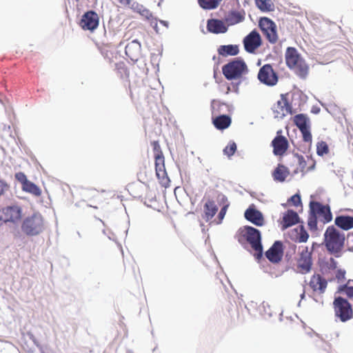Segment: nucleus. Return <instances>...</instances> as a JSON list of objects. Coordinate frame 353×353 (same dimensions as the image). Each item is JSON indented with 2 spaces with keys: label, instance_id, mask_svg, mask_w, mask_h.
<instances>
[{
  "label": "nucleus",
  "instance_id": "obj_44",
  "mask_svg": "<svg viewBox=\"0 0 353 353\" xmlns=\"http://www.w3.org/2000/svg\"><path fill=\"white\" fill-rule=\"evenodd\" d=\"M117 69L120 73H124L127 77H129V72L123 63L117 64Z\"/></svg>",
  "mask_w": 353,
  "mask_h": 353
},
{
  "label": "nucleus",
  "instance_id": "obj_17",
  "mask_svg": "<svg viewBox=\"0 0 353 353\" xmlns=\"http://www.w3.org/2000/svg\"><path fill=\"white\" fill-rule=\"evenodd\" d=\"M310 207L312 213L322 217L324 223L330 222L332 220V214L329 206L323 205L317 201H311Z\"/></svg>",
  "mask_w": 353,
  "mask_h": 353
},
{
  "label": "nucleus",
  "instance_id": "obj_16",
  "mask_svg": "<svg viewBox=\"0 0 353 353\" xmlns=\"http://www.w3.org/2000/svg\"><path fill=\"white\" fill-rule=\"evenodd\" d=\"M243 44L248 52H254L261 45V37L259 33L256 30L252 31L245 37Z\"/></svg>",
  "mask_w": 353,
  "mask_h": 353
},
{
  "label": "nucleus",
  "instance_id": "obj_20",
  "mask_svg": "<svg viewBox=\"0 0 353 353\" xmlns=\"http://www.w3.org/2000/svg\"><path fill=\"white\" fill-rule=\"evenodd\" d=\"M141 52V45L137 39L128 43L125 48V54L132 61H137L138 59Z\"/></svg>",
  "mask_w": 353,
  "mask_h": 353
},
{
  "label": "nucleus",
  "instance_id": "obj_31",
  "mask_svg": "<svg viewBox=\"0 0 353 353\" xmlns=\"http://www.w3.org/2000/svg\"><path fill=\"white\" fill-rule=\"evenodd\" d=\"M339 293L345 294L348 298H353V280L349 279L345 284L338 288Z\"/></svg>",
  "mask_w": 353,
  "mask_h": 353
},
{
  "label": "nucleus",
  "instance_id": "obj_9",
  "mask_svg": "<svg viewBox=\"0 0 353 353\" xmlns=\"http://www.w3.org/2000/svg\"><path fill=\"white\" fill-rule=\"evenodd\" d=\"M294 123L301 132L303 141L311 143L312 136L310 132L309 119L307 116L303 114H296L294 117Z\"/></svg>",
  "mask_w": 353,
  "mask_h": 353
},
{
  "label": "nucleus",
  "instance_id": "obj_24",
  "mask_svg": "<svg viewBox=\"0 0 353 353\" xmlns=\"http://www.w3.org/2000/svg\"><path fill=\"white\" fill-rule=\"evenodd\" d=\"M335 225L343 230L353 228V216L348 215L337 216L334 219Z\"/></svg>",
  "mask_w": 353,
  "mask_h": 353
},
{
  "label": "nucleus",
  "instance_id": "obj_19",
  "mask_svg": "<svg viewBox=\"0 0 353 353\" xmlns=\"http://www.w3.org/2000/svg\"><path fill=\"white\" fill-rule=\"evenodd\" d=\"M308 285L314 292L321 294L325 292L327 281L319 274H314L310 278Z\"/></svg>",
  "mask_w": 353,
  "mask_h": 353
},
{
  "label": "nucleus",
  "instance_id": "obj_3",
  "mask_svg": "<svg viewBox=\"0 0 353 353\" xmlns=\"http://www.w3.org/2000/svg\"><path fill=\"white\" fill-rule=\"evenodd\" d=\"M287 66L294 71L301 79H305L309 73V66L304 59L294 47H288L285 52Z\"/></svg>",
  "mask_w": 353,
  "mask_h": 353
},
{
  "label": "nucleus",
  "instance_id": "obj_5",
  "mask_svg": "<svg viewBox=\"0 0 353 353\" xmlns=\"http://www.w3.org/2000/svg\"><path fill=\"white\" fill-rule=\"evenodd\" d=\"M312 248L310 250L307 246L299 248L296 257V268L299 272L307 274L312 270Z\"/></svg>",
  "mask_w": 353,
  "mask_h": 353
},
{
  "label": "nucleus",
  "instance_id": "obj_2",
  "mask_svg": "<svg viewBox=\"0 0 353 353\" xmlns=\"http://www.w3.org/2000/svg\"><path fill=\"white\" fill-rule=\"evenodd\" d=\"M345 234L341 232L334 226L327 228L324 233L323 244L327 252L335 256H340L345 244Z\"/></svg>",
  "mask_w": 353,
  "mask_h": 353
},
{
  "label": "nucleus",
  "instance_id": "obj_10",
  "mask_svg": "<svg viewBox=\"0 0 353 353\" xmlns=\"http://www.w3.org/2000/svg\"><path fill=\"white\" fill-rule=\"evenodd\" d=\"M155 170L157 176L162 186H169L170 179L165 168V158L163 154L154 155Z\"/></svg>",
  "mask_w": 353,
  "mask_h": 353
},
{
  "label": "nucleus",
  "instance_id": "obj_37",
  "mask_svg": "<svg viewBox=\"0 0 353 353\" xmlns=\"http://www.w3.org/2000/svg\"><path fill=\"white\" fill-rule=\"evenodd\" d=\"M227 20L229 21L231 24H236L242 21L243 17L238 12H232L229 14Z\"/></svg>",
  "mask_w": 353,
  "mask_h": 353
},
{
  "label": "nucleus",
  "instance_id": "obj_35",
  "mask_svg": "<svg viewBox=\"0 0 353 353\" xmlns=\"http://www.w3.org/2000/svg\"><path fill=\"white\" fill-rule=\"evenodd\" d=\"M316 153L319 156L323 157L329 153V148L325 141H320L316 144Z\"/></svg>",
  "mask_w": 353,
  "mask_h": 353
},
{
  "label": "nucleus",
  "instance_id": "obj_4",
  "mask_svg": "<svg viewBox=\"0 0 353 353\" xmlns=\"http://www.w3.org/2000/svg\"><path fill=\"white\" fill-rule=\"evenodd\" d=\"M238 241L241 244L248 243L255 251L254 256L257 259L262 257L263 246L261 233L259 230L251 226H245L239 231Z\"/></svg>",
  "mask_w": 353,
  "mask_h": 353
},
{
  "label": "nucleus",
  "instance_id": "obj_46",
  "mask_svg": "<svg viewBox=\"0 0 353 353\" xmlns=\"http://www.w3.org/2000/svg\"><path fill=\"white\" fill-rule=\"evenodd\" d=\"M228 205H225L220 210L219 213V215H218V218L220 221V222L223 219L225 214H226V212H227V210H228Z\"/></svg>",
  "mask_w": 353,
  "mask_h": 353
},
{
  "label": "nucleus",
  "instance_id": "obj_45",
  "mask_svg": "<svg viewBox=\"0 0 353 353\" xmlns=\"http://www.w3.org/2000/svg\"><path fill=\"white\" fill-rule=\"evenodd\" d=\"M288 201H291L293 203V205L295 206H298L300 204H301V196L298 194H296L293 195L292 196H291V198L290 199V200Z\"/></svg>",
  "mask_w": 353,
  "mask_h": 353
},
{
  "label": "nucleus",
  "instance_id": "obj_23",
  "mask_svg": "<svg viewBox=\"0 0 353 353\" xmlns=\"http://www.w3.org/2000/svg\"><path fill=\"white\" fill-rule=\"evenodd\" d=\"M137 12L150 23V26L154 29L157 33L159 32V30L158 28V21L148 9L141 6L137 9Z\"/></svg>",
  "mask_w": 353,
  "mask_h": 353
},
{
  "label": "nucleus",
  "instance_id": "obj_41",
  "mask_svg": "<svg viewBox=\"0 0 353 353\" xmlns=\"http://www.w3.org/2000/svg\"><path fill=\"white\" fill-rule=\"evenodd\" d=\"M15 179L21 183L22 186L28 181L26 174L21 172L15 174Z\"/></svg>",
  "mask_w": 353,
  "mask_h": 353
},
{
  "label": "nucleus",
  "instance_id": "obj_34",
  "mask_svg": "<svg viewBox=\"0 0 353 353\" xmlns=\"http://www.w3.org/2000/svg\"><path fill=\"white\" fill-rule=\"evenodd\" d=\"M222 0H199L200 6L205 10H212L217 8Z\"/></svg>",
  "mask_w": 353,
  "mask_h": 353
},
{
  "label": "nucleus",
  "instance_id": "obj_21",
  "mask_svg": "<svg viewBox=\"0 0 353 353\" xmlns=\"http://www.w3.org/2000/svg\"><path fill=\"white\" fill-rule=\"evenodd\" d=\"M245 218L257 226L264 224V219L262 213L254 208H249L244 214Z\"/></svg>",
  "mask_w": 353,
  "mask_h": 353
},
{
  "label": "nucleus",
  "instance_id": "obj_26",
  "mask_svg": "<svg viewBox=\"0 0 353 353\" xmlns=\"http://www.w3.org/2000/svg\"><path fill=\"white\" fill-rule=\"evenodd\" d=\"M203 219L206 221H208L216 214L218 211V208L214 201L208 200L203 206Z\"/></svg>",
  "mask_w": 353,
  "mask_h": 353
},
{
  "label": "nucleus",
  "instance_id": "obj_12",
  "mask_svg": "<svg viewBox=\"0 0 353 353\" xmlns=\"http://www.w3.org/2000/svg\"><path fill=\"white\" fill-rule=\"evenodd\" d=\"M288 94L281 95V100H279L273 107L274 117L276 119H283L288 114H292V106L289 103Z\"/></svg>",
  "mask_w": 353,
  "mask_h": 353
},
{
  "label": "nucleus",
  "instance_id": "obj_47",
  "mask_svg": "<svg viewBox=\"0 0 353 353\" xmlns=\"http://www.w3.org/2000/svg\"><path fill=\"white\" fill-rule=\"evenodd\" d=\"M308 226L311 230L316 228V218L314 216L310 219Z\"/></svg>",
  "mask_w": 353,
  "mask_h": 353
},
{
  "label": "nucleus",
  "instance_id": "obj_6",
  "mask_svg": "<svg viewBox=\"0 0 353 353\" xmlns=\"http://www.w3.org/2000/svg\"><path fill=\"white\" fill-rule=\"evenodd\" d=\"M21 229L28 236L38 235L44 229L43 217L38 214L27 217L22 223Z\"/></svg>",
  "mask_w": 353,
  "mask_h": 353
},
{
  "label": "nucleus",
  "instance_id": "obj_28",
  "mask_svg": "<svg viewBox=\"0 0 353 353\" xmlns=\"http://www.w3.org/2000/svg\"><path fill=\"white\" fill-rule=\"evenodd\" d=\"M239 49L237 45L221 46L218 49L219 54L223 57L236 56L239 54Z\"/></svg>",
  "mask_w": 353,
  "mask_h": 353
},
{
  "label": "nucleus",
  "instance_id": "obj_29",
  "mask_svg": "<svg viewBox=\"0 0 353 353\" xmlns=\"http://www.w3.org/2000/svg\"><path fill=\"white\" fill-rule=\"evenodd\" d=\"M296 157L298 160L299 167L294 170V172L295 174H297L299 172L304 174L314 168L315 163L313 161L311 160V165L309 167H307V162L302 155H297Z\"/></svg>",
  "mask_w": 353,
  "mask_h": 353
},
{
  "label": "nucleus",
  "instance_id": "obj_36",
  "mask_svg": "<svg viewBox=\"0 0 353 353\" xmlns=\"http://www.w3.org/2000/svg\"><path fill=\"white\" fill-rule=\"evenodd\" d=\"M296 231L298 233L297 240L299 242H306L307 241L309 234L303 225L297 227V228H296Z\"/></svg>",
  "mask_w": 353,
  "mask_h": 353
},
{
  "label": "nucleus",
  "instance_id": "obj_18",
  "mask_svg": "<svg viewBox=\"0 0 353 353\" xmlns=\"http://www.w3.org/2000/svg\"><path fill=\"white\" fill-rule=\"evenodd\" d=\"M283 243L281 241H275L271 248L266 251L265 256L273 263H279L283 257Z\"/></svg>",
  "mask_w": 353,
  "mask_h": 353
},
{
  "label": "nucleus",
  "instance_id": "obj_33",
  "mask_svg": "<svg viewBox=\"0 0 353 353\" xmlns=\"http://www.w3.org/2000/svg\"><path fill=\"white\" fill-rule=\"evenodd\" d=\"M256 6L263 12H269L274 10V4L271 0H255Z\"/></svg>",
  "mask_w": 353,
  "mask_h": 353
},
{
  "label": "nucleus",
  "instance_id": "obj_25",
  "mask_svg": "<svg viewBox=\"0 0 353 353\" xmlns=\"http://www.w3.org/2000/svg\"><path fill=\"white\" fill-rule=\"evenodd\" d=\"M299 216L296 212L293 210H289L283 215L282 220V229L285 230L286 228L295 225L299 222Z\"/></svg>",
  "mask_w": 353,
  "mask_h": 353
},
{
  "label": "nucleus",
  "instance_id": "obj_42",
  "mask_svg": "<svg viewBox=\"0 0 353 353\" xmlns=\"http://www.w3.org/2000/svg\"><path fill=\"white\" fill-rule=\"evenodd\" d=\"M347 248L349 251L353 252V232L347 236Z\"/></svg>",
  "mask_w": 353,
  "mask_h": 353
},
{
  "label": "nucleus",
  "instance_id": "obj_14",
  "mask_svg": "<svg viewBox=\"0 0 353 353\" xmlns=\"http://www.w3.org/2000/svg\"><path fill=\"white\" fill-rule=\"evenodd\" d=\"M281 134L282 130H278L276 137L271 143V145L273 148V153L276 156H283L289 148L287 138Z\"/></svg>",
  "mask_w": 353,
  "mask_h": 353
},
{
  "label": "nucleus",
  "instance_id": "obj_43",
  "mask_svg": "<svg viewBox=\"0 0 353 353\" xmlns=\"http://www.w3.org/2000/svg\"><path fill=\"white\" fill-rule=\"evenodd\" d=\"M151 144L153 147L154 155L163 154L158 141H154L151 143Z\"/></svg>",
  "mask_w": 353,
  "mask_h": 353
},
{
  "label": "nucleus",
  "instance_id": "obj_40",
  "mask_svg": "<svg viewBox=\"0 0 353 353\" xmlns=\"http://www.w3.org/2000/svg\"><path fill=\"white\" fill-rule=\"evenodd\" d=\"M325 267L329 271H334L337 269V262L333 259L330 258L328 261L325 263Z\"/></svg>",
  "mask_w": 353,
  "mask_h": 353
},
{
  "label": "nucleus",
  "instance_id": "obj_7",
  "mask_svg": "<svg viewBox=\"0 0 353 353\" xmlns=\"http://www.w3.org/2000/svg\"><path fill=\"white\" fill-rule=\"evenodd\" d=\"M259 26L265 39L272 44H275L279 40L277 26L270 19L263 17L259 21Z\"/></svg>",
  "mask_w": 353,
  "mask_h": 353
},
{
  "label": "nucleus",
  "instance_id": "obj_49",
  "mask_svg": "<svg viewBox=\"0 0 353 353\" xmlns=\"http://www.w3.org/2000/svg\"><path fill=\"white\" fill-rule=\"evenodd\" d=\"M159 23L161 24H162L163 26H164L165 28L168 27V23L167 21H165L161 20V21H159Z\"/></svg>",
  "mask_w": 353,
  "mask_h": 353
},
{
  "label": "nucleus",
  "instance_id": "obj_38",
  "mask_svg": "<svg viewBox=\"0 0 353 353\" xmlns=\"http://www.w3.org/2000/svg\"><path fill=\"white\" fill-rule=\"evenodd\" d=\"M236 150V145L234 141H230L223 150L225 155L230 157Z\"/></svg>",
  "mask_w": 353,
  "mask_h": 353
},
{
  "label": "nucleus",
  "instance_id": "obj_39",
  "mask_svg": "<svg viewBox=\"0 0 353 353\" xmlns=\"http://www.w3.org/2000/svg\"><path fill=\"white\" fill-rule=\"evenodd\" d=\"M335 275V279L337 280L338 283H343L345 281L346 271L344 269L337 268L334 271Z\"/></svg>",
  "mask_w": 353,
  "mask_h": 353
},
{
  "label": "nucleus",
  "instance_id": "obj_32",
  "mask_svg": "<svg viewBox=\"0 0 353 353\" xmlns=\"http://www.w3.org/2000/svg\"><path fill=\"white\" fill-rule=\"evenodd\" d=\"M22 189L23 191L29 192L36 196H39L41 194V190L40 188L30 181L26 182V183L22 186Z\"/></svg>",
  "mask_w": 353,
  "mask_h": 353
},
{
  "label": "nucleus",
  "instance_id": "obj_15",
  "mask_svg": "<svg viewBox=\"0 0 353 353\" xmlns=\"http://www.w3.org/2000/svg\"><path fill=\"white\" fill-rule=\"evenodd\" d=\"M21 218V210L19 206H8L1 211L0 221L15 223Z\"/></svg>",
  "mask_w": 353,
  "mask_h": 353
},
{
  "label": "nucleus",
  "instance_id": "obj_1",
  "mask_svg": "<svg viewBox=\"0 0 353 353\" xmlns=\"http://www.w3.org/2000/svg\"><path fill=\"white\" fill-rule=\"evenodd\" d=\"M222 72L227 80L232 83L236 82V86L241 83H248L249 79L247 76L249 69L246 63L241 58L234 59L223 65Z\"/></svg>",
  "mask_w": 353,
  "mask_h": 353
},
{
  "label": "nucleus",
  "instance_id": "obj_27",
  "mask_svg": "<svg viewBox=\"0 0 353 353\" xmlns=\"http://www.w3.org/2000/svg\"><path fill=\"white\" fill-rule=\"evenodd\" d=\"M289 174L288 168L281 164H279L272 172L274 180L279 182H283Z\"/></svg>",
  "mask_w": 353,
  "mask_h": 353
},
{
  "label": "nucleus",
  "instance_id": "obj_11",
  "mask_svg": "<svg viewBox=\"0 0 353 353\" xmlns=\"http://www.w3.org/2000/svg\"><path fill=\"white\" fill-rule=\"evenodd\" d=\"M258 79L261 82L270 86L275 85L278 81L277 75L270 64H265L260 68Z\"/></svg>",
  "mask_w": 353,
  "mask_h": 353
},
{
  "label": "nucleus",
  "instance_id": "obj_13",
  "mask_svg": "<svg viewBox=\"0 0 353 353\" xmlns=\"http://www.w3.org/2000/svg\"><path fill=\"white\" fill-rule=\"evenodd\" d=\"M99 23L98 14L94 11L90 10L83 14L79 25L84 30L94 31L97 28Z\"/></svg>",
  "mask_w": 353,
  "mask_h": 353
},
{
  "label": "nucleus",
  "instance_id": "obj_22",
  "mask_svg": "<svg viewBox=\"0 0 353 353\" xmlns=\"http://www.w3.org/2000/svg\"><path fill=\"white\" fill-rule=\"evenodd\" d=\"M207 29L214 34L225 33L228 30V28L221 20L215 19L208 20Z\"/></svg>",
  "mask_w": 353,
  "mask_h": 353
},
{
  "label": "nucleus",
  "instance_id": "obj_48",
  "mask_svg": "<svg viewBox=\"0 0 353 353\" xmlns=\"http://www.w3.org/2000/svg\"><path fill=\"white\" fill-rule=\"evenodd\" d=\"M119 1L123 6H129L131 3V0H119Z\"/></svg>",
  "mask_w": 353,
  "mask_h": 353
},
{
  "label": "nucleus",
  "instance_id": "obj_8",
  "mask_svg": "<svg viewBox=\"0 0 353 353\" xmlns=\"http://www.w3.org/2000/svg\"><path fill=\"white\" fill-rule=\"evenodd\" d=\"M335 316L342 322L353 318V309L351 304L342 297H337L333 302Z\"/></svg>",
  "mask_w": 353,
  "mask_h": 353
},
{
  "label": "nucleus",
  "instance_id": "obj_30",
  "mask_svg": "<svg viewBox=\"0 0 353 353\" xmlns=\"http://www.w3.org/2000/svg\"><path fill=\"white\" fill-rule=\"evenodd\" d=\"M231 119L228 115H221L213 120V124L219 130H224L230 126Z\"/></svg>",
  "mask_w": 353,
  "mask_h": 353
}]
</instances>
